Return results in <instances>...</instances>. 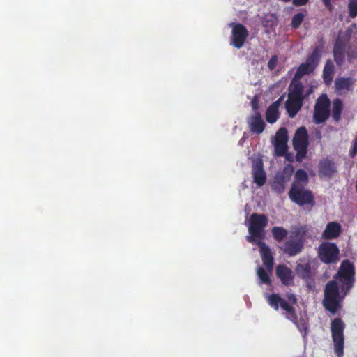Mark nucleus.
Masks as SVG:
<instances>
[{
  "instance_id": "obj_1",
  "label": "nucleus",
  "mask_w": 357,
  "mask_h": 357,
  "mask_svg": "<svg viewBox=\"0 0 357 357\" xmlns=\"http://www.w3.org/2000/svg\"><path fill=\"white\" fill-rule=\"evenodd\" d=\"M268 304L275 310L280 308L283 311V315L294 323L301 331L303 337H305L308 331V321L305 318H298L294 305L297 304L298 299L295 294L287 293L285 298H282L278 294H272L266 297Z\"/></svg>"
},
{
  "instance_id": "obj_2",
  "label": "nucleus",
  "mask_w": 357,
  "mask_h": 357,
  "mask_svg": "<svg viewBox=\"0 0 357 357\" xmlns=\"http://www.w3.org/2000/svg\"><path fill=\"white\" fill-rule=\"evenodd\" d=\"M268 219L264 214L252 213L249 220V236L246 239L249 243H255L257 241H262L265 237L264 229L267 227Z\"/></svg>"
},
{
  "instance_id": "obj_3",
  "label": "nucleus",
  "mask_w": 357,
  "mask_h": 357,
  "mask_svg": "<svg viewBox=\"0 0 357 357\" xmlns=\"http://www.w3.org/2000/svg\"><path fill=\"white\" fill-rule=\"evenodd\" d=\"M355 268L353 263L348 259L342 261L335 278L340 284L342 291H349L354 282Z\"/></svg>"
},
{
  "instance_id": "obj_4",
  "label": "nucleus",
  "mask_w": 357,
  "mask_h": 357,
  "mask_svg": "<svg viewBox=\"0 0 357 357\" xmlns=\"http://www.w3.org/2000/svg\"><path fill=\"white\" fill-rule=\"evenodd\" d=\"M339 287L335 280L329 281L324 289L323 305L326 310L335 314L339 308Z\"/></svg>"
},
{
  "instance_id": "obj_5",
  "label": "nucleus",
  "mask_w": 357,
  "mask_h": 357,
  "mask_svg": "<svg viewBox=\"0 0 357 357\" xmlns=\"http://www.w3.org/2000/svg\"><path fill=\"white\" fill-rule=\"evenodd\" d=\"M308 134L305 127L301 126L297 129L293 137V146L296 151V160L302 162L306 157L309 145Z\"/></svg>"
},
{
  "instance_id": "obj_6",
  "label": "nucleus",
  "mask_w": 357,
  "mask_h": 357,
  "mask_svg": "<svg viewBox=\"0 0 357 357\" xmlns=\"http://www.w3.org/2000/svg\"><path fill=\"white\" fill-rule=\"evenodd\" d=\"M289 199L300 206L307 204L314 206V195L310 190H305L303 186L294 183L289 192Z\"/></svg>"
},
{
  "instance_id": "obj_7",
  "label": "nucleus",
  "mask_w": 357,
  "mask_h": 357,
  "mask_svg": "<svg viewBox=\"0 0 357 357\" xmlns=\"http://www.w3.org/2000/svg\"><path fill=\"white\" fill-rule=\"evenodd\" d=\"M317 254L319 260L326 264H336L340 260V250L335 243H321Z\"/></svg>"
},
{
  "instance_id": "obj_8",
  "label": "nucleus",
  "mask_w": 357,
  "mask_h": 357,
  "mask_svg": "<svg viewBox=\"0 0 357 357\" xmlns=\"http://www.w3.org/2000/svg\"><path fill=\"white\" fill-rule=\"evenodd\" d=\"M344 324L340 318H335L332 321L331 330L334 351L337 357H342L344 354Z\"/></svg>"
},
{
  "instance_id": "obj_9",
  "label": "nucleus",
  "mask_w": 357,
  "mask_h": 357,
  "mask_svg": "<svg viewBox=\"0 0 357 357\" xmlns=\"http://www.w3.org/2000/svg\"><path fill=\"white\" fill-rule=\"evenodd\" d=\"M331 101L326 93L321 94L316 100L313 121L315 124L324 123L330 116Z\"/></svg>"
},
{
  "instance_id": "obj_10",
  "label": "nucleus",
  "mask_w": 357,
  "mask_h": 357,
  "mask_svg": "<svg viewBox=\"0 0 357 357\" xmlns=\"http://www.w3.org/2000/svg\"><path fill=\"white\" fill-rule=\"evenodd\" d=\"M232 27L230 44L237 49L243 47L246 39L249 36L247 28L240 23H231Z\"/></svg>"
},
{
  "instance_id": "obj_11",
  "label": "nucleus",
  "mask_w": 357,
  "mask_h": 357,
  "mask_svg": "<svg viewBox=\"0 0 357 357\" xmlns=\"http://www.w3.org/2000/svg\"><path fill=\"white\" fill-rule=\"evenodd\" d=\"M304 248V239L302 237L291 238L283 245V252L289 257L301 253Z\"/></svg>"
},
{
  "instance_id": "obj_12",
  "label": "nucleus",
  "mask_w": 357,
  "mask_h": 357,
  "mask_svg": "<svg viewBox=\"0 0 357 357\" xmlns=\"http://www.w3.org/2000/svg\"><path fill=\"white\" fill-rule=\"evenodd\" d=\"M255 243L259 248V252L264 265L269 272H271L273 267L274 259L270 248L263 241H257V242Z\"/></svg>"
},
{
  "instance_id": "obj_13",
  "label": "nucleus",
  "mask_w": 357,
  "mask_h": 357,
  "mask_svg": "<svg viewBox=\"0 0 357 357\" xmlns=\"http://www.w3.org/2000/svg\"><path fill=\"white\" fill-rule=\"evenodd\" d=\"M248 124L250 131L254 134H261L265 129V122L264 121L260 112H256L252 114L248 119Z\"/></svg>"
},
{
  "instance_id": "obj_14",
  "label": "nucleus",
  "mask_w": 357,
  "mask_h": 357,
  "mask_svg": "<svg viewBox=\"0 0 357 357\" xmlns=\"http://www.w3.org/2000/svg\"><path fill=\"white\" fill-rule=\"evenodd\" d=\"M337 172V168L333 160L328 158L322 159L319 163V175L331 178Z\"/></svg>"
},
{
  "instance_id": "obj_15",
  "label": "nucleus",
  "mask_w": 357,
  "mask_h": 357,
  "mask_svg": "<svg viewBox=\"0 0 357 357\" xmlns=\"http://www.w3.org/2000/svg\"><path fill=\"white\" fill-rule=\"evenodd\" d=\"M276 275L285 286L294 284V274L292 271L287 266L280 264L276 267Z\"/></svg>"
},
{
  "instance_id": "obj_16",
  "label": "nucleus",
  "mask_w": 357,
  "mask_h": 357,
  "mask_svg": "<svg viewBox=\"0 0 357 357\" xmlns=\"http://www.w3.org/2000/svg\"><path fill=\"white\" fill-rule=\"evenodd\" d=\"M283 100V96L280 97L273 102L266 109L265 118L269 123H274L280 117L279 107Z\"/></svg>"
},
{
  "instance_id": "obj_17",
  "label": "nucleus",
  "mask_w": 357,
  "mask_h": 357,
  "mask_svg": "<svg viewBox=\"0 0 357 357\" xmlns=\"http://www.w3.org/2000/svg\"><path fill=\"white\" fill-rule=\"evenodd\" d=\"M345 47L346 45L344 42L340 38H337L334 44L333 53L334 61H335L336 64L339 66H341L344 62Z\"/></svg>"
},
{
  "instance_id": "obj_18",
  "label": "nucleus",
  "mask_w": 357,
  "mask_h": 357,
  "mask_svg": "<svg viewBox=\"0 0 357 357\" xmlns=\"http://www.w3.org/2000/svg\"><path fill=\"white\" fill-rule=\"evenodd\" d=\"M341 232V225L336 222H331L326 226L322 233V237L326 240L337 238Z\"/></svg>"
},
{
  "instance_id": "obj_19",
  "label": "nucleus",
  "mask_w": 357,
  "mask_h": 357,
  "mask_svg": "<svg viewBox=\"0 0 357 357\" xmlns=\"http://www.w3.org/2000/svg\"><path fill=\"white\" fill-rule=\"evenodd\" d=\"M252 174L254 182L259 186L264 185L266 181V174L263 167L261 161L257 162L253 165Z\"/></svg>"
},
{
  "instance_id": "obj_20",
  "label": "nucleus",
  "mask_w": 357,
  "mask_h": 357,
  "mask_svg": "<svg viewBox=\"0 0 357 357\" xmlns=\"http://www.w3.org/2000/svg\"><path fill=\"white\" fill-rule=\"evenodd\" d=\"M354 79L351 77H340L335 80V89L337 93L350 91L353 90Z\"/></svg>"
},
{
  "instance_id": "obj_21",
  "label": "nucleus",
  "mask_w": 357,
  "mask_h": 357,
  "mask_svg": "<svg viewBox=\"0 0 357 357\" xmlns=\"http://www.w3.org/2000/svg\"><path fill=\"white\" fill-rule=\"evenodd\" d=\"M303 100L288 97V99L285 102V108L290 118L296 116L303 106Z\"/></svg>"
},
{
  "instance_id": "obj_22",
  "label": "nucleus",
  "mask_w": 357,
  "mask_h": 357,
  "mask_svg": "<svg viewBox=\"0 0 357 357\" xmlns=\"http://www.w3.org/2000/svg\"><path fill=\"white\" fill-rule=\"evenodd\" d=\"M290 87L291 88L288 97L304 100L303 86L300 82H298V80H296L294 82L292 80Z\"/></svg>"
},
{
  "instance_id": "obj_23",
  "label": "nucleus",
  "mask_w": 357,
  "mask_h": 357,
  "mask_svg": "<svg viewBox=\"0 0 357 357\" xmlns=\"http://www.w3.org/2000/svg\"><path fill=\"white\" fill-rule=\"evenodd\" d=\"M344 105L341 99L337 98L332 102V118L335 123L341 120V114L343 111Z\"/></svg>"
},
{
  "instance_id": "obj_24",
  "label": "nucleus",
  "mask_w": 357,
  "mask_h": 357,
  "mask_svg": "<svg viewBox=\"0 0 357 357\" xmlns=\"http://www.w3.org/2000/svg\"><path fill=\"white\" fill-rule=\"evenodd\" d=\"M335 66L333 61L328 59L323 70V79L326 84H330L333 79Z\"/></svg>"
},
{
  "instance_id": "obj_25",
  "label": "nucleus",
  "mask_w": 357,
  "mask_h": 357,
  "mask_svg": "<svg viewBox=\"0 0 357 357\" xmlns=\"http://www.w3.org/2000/svg\"><path fill=\"white\" fill-rule=\"evenodd\" d=\"M295 271L297 275L303 279H308L311 275V265L309 261L305 264H298L296 266Z\"/></svg>"
},
{
  "instance_id": "obj_26",
  "label": "nucleus",
  "mask_w": 357,
  "mask_h": 357,
  "mask_svg": "<svg viewBox=\"0 0 357 357\" xmlns=\"http://www.w3.org/2000/svg\"><path fill=\"white\" fill-rule=\"evenodd\" d=\"M314 69L306 62L302 63L297 68L293 77V81L299 80L305 75H309L313 73Z\"/></svg>"
},
{
  "instance_id": "obj_27",
  "label": "nucleus",
  "mask_w": 357,
  "mask_h": 357,
  "mask_svg": "<svg viewBox=\"0 0 357 357\" xmlns=\"http://www.w3.org/2000/svg\"><path fill=\"white\" fill-rule=\"evenodd\" d=\"M294 172V168L292 165L287 164L281 172L276 174V177L282 180V182L287 183L290 181L291 177Z\"/></svg>"
},
{
  "instance_id": "obj_28",
  "label": "nucleus",
  "mask_w": 357,
  "mask_h": 357,
  "mask_svg": "<svg viewBox=\"0 0 357 357\" xmlns=\"http://www.w3.org/2000/svg\"><path fill=\"white\" fill-rule=\"evenodd\" d=\"M321 56V47L316 46L311 54L307 58L306 63H309L314 70L319 64Z\"/></svg>"
},
{
  "instance_id": "obj_29",
  "label": "nucleus",
  "mask_w": 357,
  "mask_h": 357,
  "mask_svg": "<svg viewBox=\"0 0 357 357\" xmlns=\"http://www.w3.org/2000/svg\"><path fill=\"white\" fill-rule=\"evenodd\" d=\"M321 56V47L316 46L311 54L307 58L306 63H309L314 70L319 64Z\"/></svg>"
},
{
  "instance_id": "obj_30",
  "label": "nucleus",
  "mask_w": 357,
  "mask_h": 357,
  "mask_svg": "<svg viewBox=\"0 0 357 357\" xmlns=\"http://www.w3.org/2000/svg\"><path fill=\"white\" fill-rule=\"evenodd\" d=\"M273 236L275 240L280 242L287 236V231L282 227H273L272 229Z\"/></svg>"
},
{
  "instance_id": "obj_31",
  "label": "nucleus",
  "mask_w": 357,
  "mask_h": 357,
  "mask_svg": "<svg viewBox=\"0 0 357 357\" xmlns=\"http://www.w3.org/2000/svg\"><path fill=\"white\" fill-rule=\"evenodd\" d=\"M288 140L287 130L285 128H281L275 135V143L287 144Z\"/></svg>"
},
{
  "instance_id": "obj_32",
  "label": "nucleus",
  "mask_w": 357,
  "mask_h": 357,
  "mask_svg": "<svg viewBox=\"0 0 357 357\" xmlns=\"http://www.w3.org/2000/svg\"><path fill=\"white\" fill-rule=\"evenodd\" d=\"M286 184V182H282V180L278 179L275 176L274 181H273L271 187L273 190H274L275 192L281 194L284 192Z\"/></svg>"
},
{
  "instance_id": "obj_33",
  "label": "nucleus",
  "mask_w": 357,
  "mask_h": 357,
  "mask_svg": "<svg viewBox=\"0 0 357 357\" xmlns=\"http://www.w3.org/2000/svg\"><path fill=\"white\" fill-rule=\"evenodd\" d=\"M257 275L261 283L265 284H271V280L268 272L262 267L257 268Z\"/></svg>"
},
{
  "instance_id": "obj_34",
  "label": "nucleus",
  "mask_w": 357,
  "mask_h": 357,
  "mask_svg": "<svg viewBox=\"0 0 357 357\" xmlns=\"http://www.w3.org/2000/svg\"><path fill=\"white\" fill-rule=\"evenodd\" d=\"M305 15L303 13L299 12L295 14L291 20V26L294 29H298L303 22Z\"/></svg>"
},
{
  "instance_id": "obj_35",
  "label": "nucleus",
  "mask_w": 357,
  "mask_h": 357,
  "mask_svg": "<svg viewBox=\"0 0 357 357\" xmlns=\"http://www.w3.org/2000/svg\"><path fill=\"white\" fill-rule=\"evenodd\" d=\"M275 152L277 156H284L287 151V144L282 143H275Z\"/></svg>"
},
{
  "instance_id": "obj_36",
  "label": "nucleus",
  "mask_w": 357,
  "mask_h": 357,
  "mask_svg": "<svg viewBox=\"0 0 357 357\" xmlns=\"http://www.w3.org/2000/svg\"><path fill=\"white\" fill-rule=\"evenodd\" d=\"M348 10L350 17L354 18L357 16V0H349Z\"/></svg>"
},
{
  "instance_id": "obj_37",
  "label": "nucleus",
  "mask_w": 357,
  "mask_h": 357,
  "mask_svg": "<svg viewBox=\"0 0 357 357\" xmlns=\"http://www.w3.org/2000/svg\"><path fill=\"white\" fill-rule=\"evenodd\" d=\"M295 179L297 182L307 183L308 175L303 169H298L295 174Z\"/></svg>"
},
{
  "instance_id": "obj_38",
  "label": "nucleus",
  "mask_w": 357,
  "mask_h": 357,
  "mask_svg": "<svg viewBox=\"0 0 357 357\" xmlns=\"http://www.w3.org/2000/svg\"><path fill=\"white\" fill-rule=\"evenodd\" d=\"M278 58L277 55L272 56L271 57V59H269V61L268 62V67L271 70H273V69L275 68L277 62H278Z\"/></svg>"
},
{
  "instance_id": "obj_39",
  "label": "nucleus",
  "mask_w": 357,
  "mask_h": 357,
  "mask_svg": "<svg viewBox=\"0 0 357 357\" xmlns=\"http://www.w3.org/2000/svg\"><path fill=\"white\" fill-rule=\"evenodd\" d=\"M250 105H251L252 109L254 112L253 114H255L256 112H259V100L256 96H254L253 99L251 100Z\"/></svg>"
},
{
  "instance_id": "obj_40",
  "label": "nucleus",
  "mask_w": 357,
  "mask_h": 357,
  "mask_svg": "<svg viewBox=\"0 0 357 357\" xmlns=\"http://www.w3.org/2000/svg\"><path fill=\"white\" fill-rule=\"evenodd\" d=\"M308 1L309 0H293L292 3L295 6H302L306 5Z\"/></svg>"
},
{
  "instance_id": "obj_41",
  "label": "nucleus",
  "mask_w": 357,
  "mask_h": 357,
  "mask_svg": "<svg viewBox=\"0 0 357 357\" xmlns=\"http://www.w3.org/2000/svg\"><path fill=\"white\" fill-rule=\"evenodd\" d=\"M347 58L349 62H351L353 59L357 58V52L356 50L351 51L347 53Z\"/></svg>"
},
{
  "instance_id": "obj_42",
  "label": "nucleus",
  "mask_w": 357,
  "mask_h": 357,
  "mask_svg": "<svg viewBox=\"0 0 357 357\" xmlns=\"http://www.w3.org/2000/svg\"><path fill=\"white\" fill-rule=\"evenodd\" d=\"M356 154L357 146L354 144L351 149L349 151V156L353 158L356 155Z\"/></svg>"
},
{
  "instance_id": "obj_43",
  "label": "nucleus",
  "mask_w": 357,
  "mask_h": 357,
  "mask_svg": "<svg viewBox=\"0 0 357 357\" xmlns=\"http://www.w3.org/2000/svg\"><path fill=\"white\" fill-rule=\"evenodd\" d=\"M324 6L329 10H331L333 9V6L331 4V0H322Z\"/></svg>"
},
{
  "instance_id": "obj_44",
  "label": "nucleus",
  "mask_w": 357,
  "mask_h": 357,
  "mask_svg": "<svg viewBox=\"0 0 357 357\" xmlns=\"http://www.w3.org/2000/svg\"><path fill=\"white\" fill-rule=\"evenodd\" d=\"M284 156L285 157V160H287V161H289L290 162H293V157H292V155L291 153H289L287 151Z\"/></svg>"
},
{
  "instance_id": "obj_45",
  "label": "nucleus",
  "mask_w": 357,
  "mask_h": 357,
  "mask_svg": "<svg viewBox=\"0 0 357 357\" xmlns=\"http://www.w3.org/2000/svg\"><path fill=\"white\" fill-rule=\"evenodd\" d=\"M354 144L357 146V135H356V137L354 139Z\"/></svg>"
}]
</instances>
